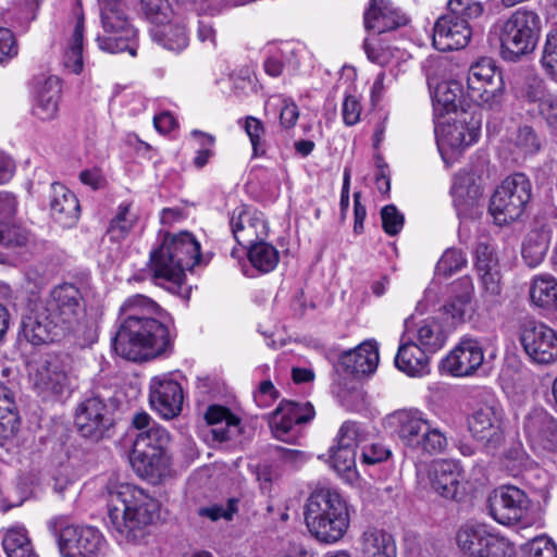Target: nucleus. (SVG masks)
<instances>
[{
  "label": "nucleus",
  "instance_id": "dca6fc26",
  "mask_svg": "<svg viewBox=\"0 0 557 557\" xmlns=\"http://www.w3.org/2000/svg\"><path fill=\"white\" fill-rule=\"evenodd\" d=\"M360 442L359 425L355 422H345L337 433L336 445L330 449L331 466L348 483L355 482L358 478L356 448Z\"/></svg>",
  "mask_w": 557,
  "mask_h": 557
},
{
  "label": "nucleus",
  "instance_id": "4c0bfd02",
  "mask_svg": "<svg viewBox=\"0 0 557 557\" xmlns=\"http://www.w3.org/2000/svg\"><path fill=\"white\" fill-rule=\"evenodd\" d=\"M361 557H396V545L391 534L369 525L358 540Z\"/></svg>",
  "mask_w": 557,
  "mask_h": 557
},
{
  "label": "nucleus",
  "instance_id": "09e8293b",
  "mask_svg": "<svg viewBox=\"0 0 557 557\" xmlns=\"http://www.w3.org/2000/svg\"><path fill=\"white\" fill-rule=\"evenodd\" d=\"M451 196L458 215H467L475 206L480 196L479 187L470 184L467 175H456L451 186Z\"/></svg>",
  "mask_w": 557,
  "mask_h": 557
},
{
  "label": "nucleus",
  "instance_id": "4d7b16f0",
  "mask_svg": "<svg viewBox=\"0 0 557 557\" xmlns=\"http://www.w3.org/2000/svg\"><path fill=\"white\" fill-rule=\"evenodd\" d=\"M479 275L483 286L484 301L490 305L499 304L502 294V275L499 268L492 271L479 272Z\"/></svg>",
  "mask_w": 557,
  "mask_h": 557
},
{
  "label": "nucleus",
  "instance_id": "5701e85b",
  "mask_svg": "<svg viewBox=\"0 0 557 557\" xmlns=\"http://www.w3.org/2000/svg\"><path fill=\"white\" fill-rule=\"evenodd\" d=\"M483 361L484 350L480 341L463 336L443 360V367L454 376H468L473 374Z\"/></svg>",
  "mask_w": 557,
  "mask_h": 557
},
{
  "label": "nucleus",
  "instance_id": "79ce46f5",
  "mask_svg": "<svg viewBox=\"0 0 557 557\" xmlns=\"http://www.w3.org/2000/svg\"><path fill=\"white\" fill-rule=\"evenodd\" d=\"M550 239L552 232L547 227L533 228L527 234L522 243L521 256L529 268L534 269L543 262Z\"/></svg>",
  "mask_w": 557,
  "mask_h": 557
},
{
  "label": "nucleus",
  "instance_id": "423d86ee",
  "mask_svg": "<svg viewBox=\"0 0 557 557\" xmlns=\"http://www.w3.org/2000/svg\"><path fill=\"white\" fill-rule=\"evenodd\" d=\"M541 30L540 15L533 10L519 8L498 18L490 34L497 39L502 58L516 62L535 50Z\"/></svg>",
  "mask_w": 557,
  "mask_h": 557
},
{
  "label": "nucleus",
  "instance_id": "1a4fd4ad",
  "mask_svg": "<svg viewBox=\"0 0 557 557\" xmlns=\"http://www.w3.org/2000/svg\"><path fill=\"white\" fill-rule=\"evenodd\" d=\"M532 197V184L523 173L507 176L494 191L490 201V213L502 226L517 221Z\"/></svg>",
  "mask_w": 557,
  "mask_h": 557
},
{
  "label": "nucleus",
  "instance_id": "864d4df0",
  "mask_svg": "<svg viewBox=\"0 0 557 557\" xmlns=\"http://www.w3.org/2000/svg\"><path fill=\"white\" fill-rule=\"evenodd\" d=\"M146 18L157 27L172 22L177 16L168 0H140Z\"/></svg>",
  "mask_w": 557,
  "mask_h": 557
},
{
  "label": "nucleus",
  "instance_id": "c03bdc74",
  "mask_svg": "<svg viewBox=\"0 0 557 557\" xmlns=\"http://www.w3.org/2000/svg\"><path fill=\"white\" fill-rule=\"evenodd\" d=\"M20 428L13 392L0 382V446L12 438Z\"/></svg>",
  "mask_w": 557,
  "mask_h": 557
},
{
  "label": "nucleus",
  "instance_id": "0e129e2a",
  "mask_svg": "<svg viewBox=\"0 0 557 557\" xmlns=\"http://www.w3.org/2000/svg\"><path fill=\"white\" fill-rule=\"evenodd\" d=\"M513 143L523 154H531L540 150L541 143L533 128L522 126L517 131Z\"/></svg>",
  "mask_w": 557,
  "mask_h": 557
},
{
  "label": "nucleus",
  "instance_id": "9b49d317",
  "mask_svg": "<svg viewBox=\"0 0 557 557\" xmlns=\"http://www.w3.org/2000/svg\"><path fill=\"white\" fill-rule=\"evenodd\" d=\"M481 121L466 112L453 121L435 126L438 150L445 162L460 154L466 148L478 141Z\"/></svg>",
  "mask_w": 557,
  "mask_h": 557
},
{
  "label": "nucleus",
  "instance_id": "a211bd4d",
  "mask_svg": "<svg viewBox=\"0 0 557 557\" xmlns=\"http://www.w3.org/2000/svg\"><path fill=\"white\" fill-rule=\"evenodd\" d=\"M183 400V388L171 374H160L150 380L149 404L161 418L170 420L177 417L182 411Z\"/></svg>",
  "mask_w": 557,
  "mask_h": 557
},
{
  "label": "nucleus",
  "instance_id": "6ab92c4d",
  "mask_svg": "<svg viewBox=\"0 0 557 557\" xmlns=\"http://www.w3.org/2000/svg\"><path fill=\"white\" fill-rule=\"evenodd\" d=\"M435 70L429 71L428 83L432 89V101L435 114H444L456 111L458 106L465 99L462 86L458 81L446 79L436 82L437 71L442 72V76H446V72L450 66V62L446 58H438L434 63Z\"/></svg>",
  "mask_w": 557,
  "mask_h": 557
},
{
  "label": "nucleus",
  "instance_id": "680f3d73",
  "mask_svg": "<svg viewBox=\"0 0 557 557\" xmlns=\"http://www.w3.org/2000/svg\"><path fill=\"white\" fill-rule=\"evenodd\" d=\"M475 268L478 272L498 269V258L494 248L486 242H479L474 249Z\"/></svg>",
  "mask_w": 557,
  "mask_h": 557
},
{
  "label": "nucleus",
  "instance_id": "49530a36",
  "mask_svg": "<svg viewBox=\"0 0 557 557\" xmlns=\"http://www.w3.org/2000/svg\"><path fill=\"white\" fill-rule=\"evenodd\" d=\"M150 33L156 42L170 51L180 52L188 45L185 25L178 17L169 24L152 27Z\"/></svg>",
  "mask_w": 557,
  "mask_h": 557
},
{
  "label": "nucleus",
  "instance_id": "e2e57ef3",
  "mask_svg": "<svg viewBox=\"0 0 557 557\" xmlns=\"http://www.w3.org/2000/svg\"><path fill=\"white\" fill-rule=\"evenodd\" d=\"M382 227L391 236L397 235L404 227L405 216L394 205H387L381 210Z\"/></svg>",
  "mask_w": 557,
  "mask_h": 557
},
{
  "label": "nucleus",
  "instance_id": "39448f33",
  "mask_svg": "<svg viewBox=\"0 0 557 557\" xmlns=\"http://www.w3.org/2000/svg\"><path fill=\"white\" fill-rule=\"evenodd\" d=\"M171 342L169 329L158 319L129 320L119 322L112 348L122 358L137 361L164 352Z\"/></svg>",
  "mask_w": 557,
  "mask_h": 557
},
{
  "label": "nucleus",
  "instance_id": "20e7f679",
  "mask_svg": "<svg viewBox=\"0 0 557 557\" xmlns=\"http://www.w3.org/2000/svg\"><path fill=\"white\" fill-rule=\"evenodd\" d=\"M383 425L405 447L417 453L441 454L448 445L445 433L433 425L426 413L418 408L395 410L384 418Z\"/></svg>",
  "mask_w": 557,
  "mask_h": 557
},
{
  "label": "nucleus",
  "instance_id": "aec40b11",
  "mask_svg": "<svg viewBox=\"0 0 557 557\" xmlns=\"http://www.w3.org/2000/svg\"><path fill=\"white\" fill-rule=\"evenodd\" d=\"M523 430L535 451L557 455V420L546 410L532 409L524 418Z\"/></svg>",
  "mask_w": 557,
  "mask_h": 557
},
{
  "label": "nucleus",
  "instance_id": "72a5a7b5",
  "mask_svg": "<svg viewBox=\"0 0 557 557\" xmlns=\"http://www.w3.org/2000/svg\"><path fill=\"white\" fill-rule=\"evenodd\" d=\"M429 355L430 352L414 343L412 337L403 334L395 357V366L408 376L421 377L430 371Z\"/></svg>",
  "mask_w": 557,
  "mask_h": 557
},
{
  "label": "nucleus",
  "instance_id": "e433bc0d",
  "mask_svg": "<svg viewBox=\"0 0 557 557\" xmlns=\"http://www.w3.org/2000/svg\"><path fill=\"white\" fill-rule=\"evenodd\" d=\"M161 242L166 245L173 258L177 259L186 271L194 269L201 258L200 244L189 232L171 234L165 232Z\"/></svg>",
  "mask_w": 557,
  "mask_h": 557
},
{
  "label": "nucleus",
  "instance_id": "5fc2aeb1",
  "mask_svg": "<svg viewBox=\"0 0 557 557\" xmlns=\"http://www.w3.org/2000/svg\"><path fill=\"white\" fill-rule=\"evenodd\" d=\"M446 15L459 22H470L479 18L484 11L483 4L474 0H448Z\"/></svg>",
  "mask_w": 557,
  "mask_h": 557
},
{
  "label": "nucleus",
  "instance_id": "2eb2a0df",
  "mask_svg": "<svg viewBox=\"0 0 557 557\" xmlns=\"http://www.w3.org/2000/svg\"><path fill=\"white\" fill-rule=\"evenodd\" d=\"M530 507V499L521 488L504 485L496 488L488 498V512L500 524L512 525L523 521Z\"/></svg>",
  "mask_w": 557,
  "mask_h": 557
},
{
  "label": "nucleus",
  "instance_id": "393cba45",
  "mask_svg": "<svg viewBox=\"0 0 557 557\" xmlns=\"http://www.w3.org/2000/svg\"><path fill=\"white\" fill-rule=\"evenodd\" d=\"M32 380L40 393L53 395L63 394L70 384L66 366L55 355H48L36 364Z\"/></svg>",
  "mask_w": 557,
  "mask_h": 557
},
{
  "label": "nucleus",
  "instance_id": "f8f14e48",
  "mask_svg": "<svg viewBox=\"0 0 557 557\" xmlns=\"http://www.w3.org/2000/svg\"><path fill=\"white\" fill-rule=\"evenodd\" d=\"M41 306L55 321L65 326L66 331H79L87 325L83 296L74 284L57 285Z\"/></svg>",
  "mask_w": 557,
  "mask_h": 557
},
{
  "label": "nucleus",
  "instance_id": "6e6d98bb",
  "mask_svg": "<svg viewBox=\"0 0 557 557\" xmlns=\"http://www.w3.org/2000/svg\"><path fill=\"white\" fill-rule=\"evenodd\" d=\"M269 107L280 109V123L286 128H293L299 119V109L292 98L276 95L269 98L265 103V110Z\"/></svg>",
  "mask_w": 557,
  "mask_h": 557
},
{
  "label": "nucleus",
  "instance_id": "4468645a",
  "mask_svg": "<svg viewBox=\"0 0 557 557\" xmlns=\"http://www.w3.org/2000/svg\"><path fill=\"white\" fill-rule=\"evenodd\" d=\"M519 341L531 361L549 364L557 360V332L548 325L534 320L523 322Z\"/></svg>",
  "mask_w": 557,
  "mask_h": 557
},
{
  "label": "nucleus",
  "instance_id": "9d476101",
  "mask_svg": "<svg viewBox=\"0 0 557 557\" xmlns=\"http://www.w3.org/2000/svg\"><path fill=\"white\" fill-rule=\"evenodd\" d=\"M100 18L103 34L97 37L99 48L110 53L128 51L133 57L136 55L132 44L136 38V29L127 18L124 2L100 5Z\"/></svg>",
  "mask_w": 557,
  "mask_h": 557
},
{
  "label": "nucleus",
  "instance_id": "6e6552de",
  "mask_svg": "<svg viewBox=\"0 0 557 557\" xmlns=\"http://www.w3.org/2000/svg\"><path fill=\"white\" fill-rule=\"evenodd\" d=\"M51 534L57 537L62 557H102L107 550V541L102 533L88 525L65 524L62 517H54L47 523Z\"/></svg>",
  "mask_w": 557,
  "mask_h": 557
},
{
  "label": "nucleus",
  "instance_id": "7ed1b4c3",
  "mask_svg": "<svg viewBox=\"0 0 557 557\" xmlns=\"http://www.w3.org/2000/svg\"><path fill=\"white\" fill-rule=\"evenodd\" d=\"M306 525L319 542L334 544L341 541L350 525V507L336 491L313 492L305 506Z\"/></svg>",
  "mask_w": 557,
  "mask_h": 557
},
{
  "label": "nucleus",
  "instance_id": "f704fd0d",
  "mask_svg": "<svg viewBox=\"0 0 557 557\" xmlns=\"http://www.w3.org/2000/svg\"><path fill=\"white\" fill-rule=\"evenodd\" d=\"M407 23V16L391 2L384 0H371L369 9L364 13L366 28L377 34L393 30Z\"/></svg>",
  "mask_w": 557,
  "mask_h": 557
},
{
  "label": "nucleus",
  "instance_id": "2f4dec72",
  "mask_svg": "<svg viewBox=\"0 0 557 557\" xmlns=\"http://www.w3.org/2000/svg\"><path fill=\"white\" fill-rule=\"evenodd\" d=\"M149 268L154 283L161 286L166 283L174 286L181 285L186 272L162 242L151 250Z\"/></svg>",
  "mask_w": 557,
  "mask_h": 557
},
{
  "label": "nucleus",
  "instance_id": "f03ea898",
  "mask_svg": "<svg viewBox=\"0 0 557 557\" xmlns=\"http://www.w3.org/2000/svg\"><path fill=\"white\" fill-rule=\"evenodd\" d=\"M133 425L139 432L133 444L131 465L139 476L152 482L159 481L168 473L170 466L165 451L170 434L163 426L152 421L147 412L136 413Z\"/></svg>",
  "mask_w": 557,
  "mask_h": 557
},
{
  "label": "nucleus",
  "instance_id": "37998d69",
  "mask_svg": "<svg viewBox=\"0 0 557 557\" xmlns=\"http://www.w3.org/2000/svg\"><path fill=\"white\" fill-rule=\"evenodd\" d=\"M75 23L71 38L63 55L64 67L73 74H79L83 70V40H84V14L81 7L74 9Z\"/></svg>",
  "mask_w": 557,
  "mask_h": 557
},
{
  "label": "nucleus",
  "instance_id": "b1692460",
  "mask_svg": "<svg viewBox=\"0 0 557 557\" xmlns=\"http://www.w3.org/2000/svg\"><path fill=\"white\" fill-rule=\"evenodd\" d=\"M111 424L109 408L101 398L90 397L78 405L75 425L84 437L97 441Z\"/></svg>",
  "mask_w": 557,
  "mask_h": 557
},
{
  "label": "nucleus",
  "instance_id": "cd10ccee",
  "mask_svg": "<svg viewBox=\"0 0 557 557\" xmlns=\"http://www.w3.org/2000/svg\"><path fill=\"white\" fill-rule=\"evenodd\" d=\"M22 326L25 337L34 345L53 342L61 331H66L41 305L32 309L23 319Z\"/></svg>",
  "mask_w": 557,
  "mask_h": 557
},
{
  "label": "nucleus",
  "instance_id": "412c9836",
  "mask_svg": "<svg viewBox=\"0 0 557 557\" xmlns=\"http://www.w3.org/2000/svg\"><path fill=\"white\" fill-rule=\"evenodd\" d=\"M428 476L432 490L444 498L457 499L463 493L465 473L456 460H434L429 467Z\"/></svg>",
  "mask_w": 557,
  "mask_h": 557
},
{
  "label": "nucleus",
  "instance_id": "58836bf2",
  "mask_svg": "<svg viewBox=\"0 0 557 557\" xmlns=\"http://www.w3.org/2000/svg\"><path fill=\"white\" fill-rule=\"evenodd\" d=\"M210 425V433L214 441L220 443L232 440L240 432V420L227 408L222 406H210L205 414Z\"/></svg>",
  "mask_w": 557,
  "mask_h": 557
},
{
  "label": "nucleus",
  "instance_id": "13d9d810",
  "mask_svg": "<svg viewBox=\"0 0 557 557\" xmlns=\"http://www.w3.org/2000/svg\"><path fill=\"white\" fill-rule=\"evenodd\" d=\"M467 264L463 252L456 248L445 250L436 264L437 274L449 276L460 271Z\"/></svg>",
  "mask_w": 557,
  "mask_h": 557
},
{
  "label": "nucleus",
  "instance_id": "f257e3e1",
  "mask_svg": "<svg viewBox=\"0 0 557 557\" xmlns=\"http://www.w3.org/2000/svg\"><path fill=\"white\" fill-rule=\"evenodd\" d=\"M107 491L108 524L120 541L134 539V532L158 515V500L136 485L110 481Z\"/></svg>",
  "mask_w": 557,
  "mask_h": 557
},
{
  "label": "nucleus",
  "instance_id": "c9c22d12",
  "mask_svg": "<svg viewBox=\"0 0 557 557\" xmlns=\"http://www.w3.org/2000/svg\"><path fill=\"white\" fill-rule=\"evenodd\" d=\"M339 364L354 375L373 373L379 364V349L373 342H363L354 349L341 354Z\"/></svg>",
  "mask_w": 557,
  "mask_h": 557
},
{
  "label": "nucleus",
  "instance_id": "473e14b6",
  "mask_svg": "<svg viewBox=\"0 0 557 557\" xmlns=\"http://www.w3.org/2000/svg\"><path fill=\"white\" fill-rule=\"evenodd\" d=\"M404 335L407 337H412L414 343H417L420 347L430 354H435L441 350L445 346L448 338V332L443 327L441 321L435 317L422 319L412 327L408 322H406V330Z\"/></svg>",
  "mask_w": 557,
  "mask_h": 557
},
{
  "label": "nucleus",
  "instance_id": "c85d7f7f",
  "mask_svg": "<svg viewBox=\"0 0 557 557\" xmlns=\"http://www.w3.org/2000/svg\"><path fill=\"white\" fill-rule=\"evenodd\" d=\"M471 35L470 25L445 14L435 22L433 46L440 51L460 50L468 46Z\"/></svg>",
  "mask_w": 557,
  "mask_h": 557
},
{
  "label": "nucleus",
  "instance_id": "de8ad7c7",
  "mask_svg": "<svg viewBox=\"0 0 557 557\" xmlns=\"http://www.w3.org/2000/svg\"><path fill=\"white\" fill-rule=\"evenodd\" d=\"M2 547L7 557H38L28 531L22 524L12 525L3 532Z\"/></svg>",
  "mask_w": 557,
  "mask_h": 557
},
{
  "label": "nucleus",
  "instance_id": "4be33fe9",
  "mask_svg": "<svg viewBox=\"0 0 557 557\" xmlns=\"http://www.w3.org/2000/svg\"><path fill=\"white\" fill-rule=\"evenodd\" d=\"M230 226L235 240L243 246L265 239L269 234L263 213L248 206H239L232 211Z\"/></svg>",
  "mask_w": 557,
  "mask_h": 557
},
{
  "label": "nucleus",
  "instance_id": "ddd939ff",
  "mask_svg": "<svg viewBox=\"0 0 557 557\" xmlns=\"http://www.w3.org/2000/svg\"><path fill=\"white\" fill-rule=\"evenodd\" d=\"M313 417L314 409L310 403L282 400L269 416V425L276 440L293 444L300 436L298 426Z\"/></svg>",
  "mask_w": 557,
  "mask_h": 557
},
{
  "label": "nucleus",
  "instance_id": "69168bd1",
  "mask_svg": "<svg viewBox=\"0 0 557 557\" xmlns=\"http://www.w3.org/2000/svg\"><path fill=\"white\" fill-rule=\"evenodd\" d=\"M362 106L359 96L346 94L342 103V117L346 126H354L360 121Z\"/></svg>",
  "mask_w": 557,
  "mask_h": 557
},
{
  "label": "nucleus",
  "instance_id": "c756f323",
  "mask_svg": "<svg viewBox=\"0 0 557 557\" xmlns=\"http://www.w3.org/2000/svg\"><path fill=\"white\" fill-rule=\"evenodd\" d=\"M61 94L59 77L51 75L38 81L33 104L34 116L44 122L55 120L59 115Z\"/></svg>",
  "mask_w": 557,
  "mask_h": 557
},
{
  "label": "nucleus",
  "instance_id": "a18cd8bd",
  "mask_svg": "<svg viewBox=\"0 0 557 557\" xmlns=\"http://www.w3.org/2000/svg\"><path fill=\"white\" fill-rule=\"evenodd\" d=\"M160 312L161 308L156 301L147 296L136 294L128 297L121 306L119 322L157 319Z\"/></svg>",
  "mask_w": 557,
  "mask_h": 557
},
{
  "label": "nucleus",
  "instance_id": "338daca9",
  "mask_svg": "<svg viewBox=\"0 0 557 557\" xmlns=\"http://www.w3.org/2000/svg\"><path fill=\"white\" fill-rule=\"evenodd\" d=\"M484 544L481 557H511L513 554L512 545L497 535L491 534Z\"/></svg>",
  "mask_w": 557,
  "mask_h": 557
},
{
  "label": "nucleus",
  "instance_id": "8fccbe9b",
  "mask_svg": "<svg viewBox=\"0 0 557 557\" xmlns=\"http://www.w3.org/2000/svg\"><path fill=\"white\" fill-rule=\"evenodd\" d=\"M247 256L251 265L260 273L272 272L280 261L277 249L264 239L249 245Z\"/></svg>",
  "mask_w": 557,
  "mask_h": 557
},
{
  "label": "nucleus",
  "instance_id": "0eeeda50",
  "mask_svg": "<svg viewBox=\"0 0 557 557\" xmlns=\"http://www.w3.org/2000/svg\"><path fill=\"white\" fill-rule=\"evenodd\" d=\"M504 92L503 73L493 59L480 58L470 65L465 100L482 109L494 110L500 107Z\"/></svg>",
  "mask_w": 557,
  "mask_h": 557
},
{
  "label": "nucleus",
  "instance_id": "ea45409f",
  "mask_svg": "<svg viewBox=\"0 0 557 557\" xmlns=\"http://www.w3.org/2000/svg\"><path fill=\"white\" fill-rule=\"evenodd\" d=\"M529 298L532 306L546 312H557V278L539 274L531 278Z\"/></svg>",
  "mask_w": 557,
  "mask_h": 557
},
{
  "label": "nucleus",
  "instance_id": "bb28decb",
  "mask_svg": "<svg viewBox=\"0 0 557 557\" xmlns=\"http://www.w3.org/2000/svg\"><path fill=\"white\" fill-rule=\"evenodd\" d=\"M473 294L474 286L469 277H462L451 285V294L441 310L453 325L465 323L474 313Z\"/></svg>",
  "mask_w": 557,
  "mask_h": 557
},
{
  "label": "nucleus",
  "instance_id": "603ef678",
  "mask_svg": "<svg viewBox=\"0 0 557 557\" xmlns=\"http://www.w3.org/2000/svg\"><path fill=\"white\" fill-rule=\"evenodd\" d=\"M483 527H465L457 533L459 548L470 557H481L484 549V542L490 537Z\"/></svg>",
  "mask_w": 557,
  "mask_h": 557
},
{
  "label": "nucleus",
  "instance_id": "a19ab883",
  "mask_svg": "<svg viewBox=\"0 0 557 557\" xmlns=\"http://www.w3.org/2000/svg\"><path fill=\"white\" fill-rule=\"evenodd\" d=\"M139 223V212L132 202L120 203L110 220L107 234L110 240L121 243L125 240Z\"/></svg>",
  "mask_w": 557,
  "mask_h": 557
},
{
  "label": "nucleus",
  "instance_id": "a878e982",
  "mask_svg": "<svg viewBox=\"0 0 557 557\" xmlns=\"http://www.w3.org/2000/svg\"><path fill=\"white\" fill-rule=\"evenodd\" d=\"M17 200L13 193L0 190V245L7 248L25 246L29 233L14 223Z\"/></svg>",
  "mask_w": 557,
  "mask_h": 557
},
{
  "label": "nucleus",
  "instance_id": "bf43d9fd",
  "mask_svg": "<svg viewBox=\"0 0 557 557\" xmlns=\"http://www.w3.org/2000/svg\"><path fill=\"white\" fill-rule=\"evenodd\" d=\"M541 64L547 75L557 79V30H550L546 36Z\"/></svg>",
  "mask_w": 557,
  "mask_h": 557
},
{
  "label": "nucleus",
  "instance_id": "3c124183",
  "mask_svg": "<svg viewBox=\"0 0 557 557\" xmlns=\"http://www.w3.org/2000/svg\"><path fill=\"white\" fill-rule=\"evenodd\" d=\"M549 94L544 81L535 75L525 76L516 86V97L524 103L534 104L537 110Z\"/></svg>",
  "mask_w": 557,
  "mask_h": 557
},
{
  "label": "nucleus",
  "instance_id": "052dcab7",
  "mask_svg": "<svg viewBox=\"0 0 557 557\" xmlns=\"http://www.w3.org/2000/svg\"><path fill=\"white\" fill-rule=\"evenodd\" d=\"M238 510V499L230 498L225 505H211L199 509L200 517H206L211 521L224 519L231 521Z\"/></svg>",
  "mask_w": 557,
  "mask_h": 557
},
{
  "label": "nucleus",
  "instance_id": "774afa93",
  "mask_svg": "<svg viewBox=\"0 0 557 557\" xmlns=\"http://www.w3.org/2000/svg\"><path fill=\"white\" fill-rule=\"evenodd\" d=\"M529 557H557L556 543L546 535L535 536L528 543Z\"/></svg>",
  "mask_w": 557,
  "mask_h": 557
},
{
  "label": "nucleus",
  "instance_id": "f3484780",
  "mask_svg": "<svg viewBox=\"0 0 557 557\" xmlns=\"http://www.w3.org/2000/svg\"><path fill=\"white\" fill-rule=\"evenodd\" d=\"M504 411L496 401L485 403L468 418L473 438L486 448L495 449L504 441Z\"/></svg>",
  "mask_w": 557,
  "mask_h": 557
},
{
  "label": "nucleus",
  "instance_id": "7c9ffc66",
  "mask_svg": "<svg viewBox=\"0 0 557 557\" xmlns=\"http://www.w3.org/2000/svg\"><path fill=\"white\" fill-rule=\"evenodd\" d=\"M49 207L52 219L62 227H72L79 219L78 199L74 193L60 183L51 184Z\"/></svg>",
  "mask_w": 557,
  "mask_h": 557
}]
</instances>
